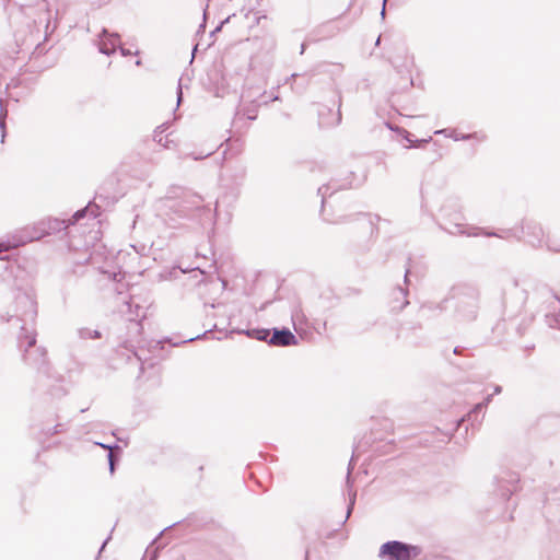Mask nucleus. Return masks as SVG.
Listing matches in <instances>:
<instances>
[{"instance_id": "f257e3e1", "label": "nucleus", "mask_w": 560, "mask_h": 560, "mask_svg": "<svg viewBox=\"0 0 560 560\" xmlns=\"http://www.w3.org/2000/svg\"><path fill=\"white\" fill-rule=\"evenodd\" d=\"M16 306L19 313L11 316L8 322L20 329L18 347L24 363L36 370L37 378L60 381L57 372L50 366L46 348L36 346L37 303L28 294H20L16 298Z\"/></svg>"}, {"instance_id": "f03ea898", "label": "nucleus", "mask_w": 560, "mask_h": 560, "mask_svg": "<svg viewBox=\"0 0 560 560\" xmlns=\"http://www.w3.org/2000/svg\"><path fill=\"white\" fill-rule=\"evenodd\" d=\"M368 179V168L362 170L360 174L354 171H349L348 175L342 177H334L328 183L322 185L317 189V195L322 198V208H320V217L324 221L329 223H346L352 220H363L366 222L371 235L374 233H378L377 223L383 221V219L378 214H372L369 212H359L355 215H345L340 217L336 221H331L329 218L325 215V203L327 197H331L335 192L343 189H357L362 187ZM387 222V220H384Z\"/></svg>"}, {"instance_id": "7ed1b4c3", "label": "nucleus", "mask_w": 560, "mask_h": 560, "mask_svg": "<svg viewBox=\"0 0 560 560\" xmlns=\"http://www.w3.org/2000/svg\"><path fill=\"white\" fill-rule=\"evenodd\" d=\"M163 208L171 220L178 218L197 221L210 214V209L203 205L200 195L178 186H171L167 189Z\"/></svg>"}, {"instance_id": "20e7f679", "label": "nucleus", "mask_w": 560, "mask_h": 560, "mask_svg": "<svg viewBox=\"0 0 560 560\" xmlns=\"http://www.w3.org/2000/svg\"><path fill=\"white\" fill-rule=\"evenodd\" d=\"M127 307L126 313L129 315L128 318L125 319V335H120V343L119 347L126 349L131 352L137 360L140 362V373H144L147 368H154L155 363L143 359L139 353V349L144 347L145 340L143 339V326L141 319H139V311L142 307L135 302L133 298H130L125 302Z\"/></svg>"}, {"instance_id": "39448f33", "label": "nucleus", "mask_w": 560, "mask_h": 560, "mask_svg": "<svg viewBox=\"0 0 560 560\" xmlns=\"http://www.w3.org/2000/svg\"><path fill=\"white\" fill-rule=\"evenodd\" d=\"M450 298L456 301L454 316L457 322H474L480 307V289L474 283H458L450 290Z\"/></svg>"}, {"instance_id": "423d86ee", "label": "nucleus", "mask_w": 560, "mask_h": 560, "mask_svg": "<svg viewBox=\"0 0 560 560\" xmlns=\"http://www.w3.org/2000/svg\"><path fill=\"white\" fill-rule=\"evenodd\" d=\"M442 222L439 223L441 230L451 235L472 236V230L465 225L462 212V205L457 197H447L440 208Z\"/></svg>"}, {"instance_id": "0eeeda50", "label": "nucleus", "mask_w": 560, "mask_h": 560, "mask_svg": "<svg viewBox=\"0 0 560 560\" xmlns=\"http://www.w3.org/2000/svg\"><path fill=\"white\" fill-rule=\"evenodd\" d=\"M421 553L420 546L401 540H388L378 550V557L386 560H415Z\"/></svg>"}, {"instance_id": "6e6552de", "label": "nucleus", "mask_w": 560, "mask_h": 560, "mask_svg": "<svg viewBox=\"0 0 560 560\" xmlns=\"http://www.w3.org/2000/svg\"><path fill=\"white\" fill-rule=\"evenodd\" d=\"M43 238L39 231V224L36 222L33 225L25 226L13 234H9L0 240V254L5 253L10 249L18 248L27 243L38 241Z\"/></svg>"}, {"instance_id": "1a4fd4ad", "label": "nucleus", "mask_w": 560, "mask_h": 560, "mask_svg": "<svg viewBox=\"0 0 560 560\" xmlns=\"http://www.w3.org/2000/svg\"><path fill=\"white\" fill-rule=\"evenodd\" d=\"M528 299V291L524 287H520L518 280L515 278L508 279L501 289L502 305L520 311Z\"/></svg>"}, {"instance_id": "9d476101", "label": "nucleus", "mask_w": 560, "mask_h": 560, "mask_svg": "<svg viewBox=\"0 0 560 560\" xmlns=\"http://www.w3.org/2000/svg\"><path fill=\"white\" fill-rule=\"evenodd\" d=\"M518 474L510 469H501L493 477L494 491L505 501L518 490Z\"/></svg>"}, {"instance_id": "9b49d317", "label": "nucleus", "mask_w": 560, "mask_h": 560, "mask_svg": "<svg viewBox=\"0 0 560 560\" xmlns=\"http://www.w3.org/2000/svg\"><path fill=\"white\" fill-rule=\"evenodd\" d=\"M522 241L530 247L538 249L545 244L546 236L541 224L533 219H523L520 230Z\"/></svg>"}, {"instance_id": "f8f14e48", "label": "nucleus", "mask_w": 560, "mask_h": 560, "mask_svg": "<svg viewBox=\"0 0 560 560\" xmlns=\"http://www.w3.org/2000/svg\"><path fill=\"white\" fill-rule=\"evenodd\" d=\"M246 176L247 166L244 162L237 161L229 165L228 173L223 180L225 182L226 188L231 190L234 199L240 196L241 188L244 185Z\"/></svg>"}, {"instance_id": "ddd939ff", "label": "nucleus", "mask_w": 560, "mask_h": 560, "mask_svg": "<svg viewBox=\"0 0 560 560\" xmlns=\"http://www.w3.org/2000/svg\"><path fill=\"white\" fill-rule=\"evenodd\" d=\"M410 261H411V258L409 257L408 261H407L405 275H404V285L398 284L396 288H394V290L392 291V294H390L389 306H390V310L394 312H400L409 304L408 285L410 283V280H409L410 268H411Z\"/></svg>"}, {"instance_id": "4468645a", "label": "nucleus", "mask_w": 560, "mask_h": 560, "mask_svg": "<svg viewBox=\"0 0 560 560\" xmlns=\"http://www.w3.org/2000/svg\"><path fill=\"white\" fill-rule=\"evenodd\" d=\"M120 44V34L117 32H110L106 27L101 30V32L97 34V38L95 39V45L97 46L98 52L108 57L116 52Z\"/></svg>"}, {"instance_id": "2eb2a0df", "label": "nucleus", "mask_w": 560, "mask_h": 560, "mask_svg": "<svg viewBox=\"0 0 560 560\" xmlns=\"http://www.w3.org/2000/svg\"><path fill=\"white\" fill-rule=\"evenodd\" d=\"M337 94V112L332 113V109L326 105H320L318 107V118L319 125L325 128L336 127L340 125L342 115H341V105H342V96L339 90L336 91Z\"/></svg>"}, {"instance_id": "dca6fc26", "label": "nucleus", "mask_w": 560, "mask_h": 560, "mask_svg": "<svg viewBox=\"0 0 560 560\" xmlns=\"http://www.w3.org/2000/svg\"><path fill=\"white\" fill-rule=\"evenodd\" d=\"M492 395H487L485 399L478 404H476L472 409L460 420H458L457 423V431L462 429V427L465 425V432L468 431L467 422L470 423L471 427H475L476 424H479L485 416L483 410L487 408V406L491 402Z\"/></svg>"}, {"instance_id": "f3484780", "label": "nucleus", "mask_w": 560, "mask_h": 560, "mask_svg": "<svg viewBox=\"0 0 560 560\" xmlns=\"http://www.w3.org/2000/svg\"><path fill=\"white\" fill-rule=\"evenodd\" d=\"M97 200H105V197L103 195L96 194L94 199L92 201H89V203L79 210H77L71 219L67 220L69 226L75 225L79 223L82 219L90 217L92 219H96L101 214V203L97 202Z\"/></svg>"}, {"instance_id": "a211bd4d", "label": "nucleus", "mask_w": 560, "mask_h": 560, "mask_svg": "<svg viewBox=\"0 0 560 560\" xmlns=\"http://www.w3.org/2000/svg\"><path fill=\"white\" fill-rule=\"evenodd\" d=\"M38 224L43 237L56 235L61 232H63V235L66 236L70 234V226L67 220H60L58 218H47L38 221Z\"/></svg>"}, {"instance_id": "6ab92c4d", "label": "nucleus", "mask_w": 560, "mask_h": 560, "mask_svg": "<svg viewBox=\"0 0 560 560\" xmlns=\"http://www.w3.org/2000/svg\"><path fill=\"white\" fill-rule=\"evenodd\" d=\"M269 340L270 346L273 347H289L299 343V339L288 327L271 328Z\"/></svg>"}, {"instance_id": "aec40b11", "label": "nucleus", "mask_w": 560, "mask_h": 560, "mask_svg": "<svg viewBox=\"0 0 560 560\" xmlns=\"http://www.w3.org/2000/svg\"><path fill=\"white\" fill-rule=\"evenodd\" d=\"M384 125L392 131L396 133V140L397 141H406L408 144H405V148H420L424 145L425 143H429L431 141V137L428 139H413V135L410 133L408 130H406L402 127L393 125L389 121H385Z\"/></svg>"}, {"instance_id": "412c9836", "label": "nucleus", "mask_w": 560, "mask_h": 560, "mask_svg": "<svg viewBox=\"0 0 560 560\" xmlns=\"http://www.w3.org/2000/svg\"><path fill=\"white\" fill-rule=\"evenodd\" d=\"M471 230H472V236L482 235L486 237H498V238H502V240L515 238L518 242L522 241L520 230H516V229H505V230L495 231V230H488L486 228L474 226V228H471Z\"/></svg>"}, {"instance_id": "4be33fe9", "label": "nucleus", "mask_w": 560, "mask_h": 560, "mask_svg": "<svg viewBox=\"0 0 560 560\" xmlns=\"http://www.w3.org/2000/svg\"><path fill=\"white\" fill-rule=\"evenodd\" d=\"M57 375L60 377V381H55L52 378H37L39 387L52 398H61L67 394V389L63 386V376L58 373Z\"/></svg>"}, {"instance_id": "5701e85b", "label": "nucleus", "mask_w": 560, "mask_h": 560, "mask_svg": "<svg viewBox=\"0 0 560 560\" xmlns=\"http://www.w3.org/2000/svg\"><path fill=\"white\" fill-rule=\"evenodd\" d=\"M360 447L361 446L358 445L353 450L352 457L350 459L349 467H348L346 483H347V488H348L349 502L347 505V517L346 518H348L349 515L352 513V511L354 509L355 500H357V492L353 490V480L351 479L350 474H351V469H352V462H353L354 457L359 455Z\"/></svg>"}, {"instance_id": "b1692460", "label": "nucleus", "mask_w": 560, "mask_h": 560, "mask_svg": "<svg viewBox=\"0 0 560 560\" xmlns=\"http://www.w3.org/2000/svg\"><path fill=\"white\" fill-rule=\"evenodd\" d=\"M231 332L244 334L249 338L267 342L270 346L271 328L234 329Z\"/></svg>"}, {"instance_id": "393cba45", "label": "nucleus", "mask_w": 560, "mask_h": 560, "mask_svg": "<svg viewBox=\"0 0 560 560\" xmlns=\"http://www.w3.org/2000/svg\"><path fill=\"white\" fill-rule=\"evenodd\" d=\"M206 523H207L206 517H200L198 514L192 513V514H189L185 520H182V521H178V522L172 524L166 529H172L178 525L192 527V528H199V527L203 526Z\"/></svg>"}, {"instance_id": "a878e982", "label": "nucleus", "mask_w": 560, "mask_h": 560, "mask_svg": "<svg viewBox=\"0 0 560 560\" xmlns=\"http://www.w3.org/2000/svg\"><path fill=\"white\" fill-rule=\"evenodd\" d=\"M452 298H450V294L444 298L443 300L439 301V302H433V301H430V302H425L422 306H421V310L423 312H431V313H443L444 311H446L447 308V302L451 300Z\"/></svg>"}, {"instance_id": "bb28decb", "label": "nucleus", "mask_w": 560, "mask_h": 560, "mask_svg": "<svg viewBox=\"0 0 560 560\" xmlns=\"http://www.w3.org/2000/svg\"><path fill=\"white\" fill-rule=\"evenodd\" d=\"M77 335L81 340H96L102 339L104 334L101 329L90 328V327H81L77 329Z\"/></svg>"}, {"instance_id": "cd10ccee", "label": "nucleus", "mask_w": 560, "mask_h": 560, "mask_svg": "<svg viewBox=\"0 0 560 560\" xmlns=\"http://www.w3.org/2000/svg\"><path fill=\"white\" fill-rule=\"evenodd\" d=\"M421 329L420 324L415 323H407L400 326V328L397 331V338L400 339H408L409 338V331L410 330H417Z\"/></svg>"}, {"instance_id": "c85d7f7f", "label": "nucleus", "mask_w": 560, "mask_h": 560, "mask_svg": "<svg viewBox=\"0 0 560 560\" xmlns=\"http://www.w3.org/2000/svg\"><path fill=\"white\" fill-rule=\"evenodd\" d=\"M120 454L121 453H118L116 450L107 453L106 457H107L108 468H109L110 475H113L115 472V470H116V466H117V464L119 462Z\"/></svg>"}, {"instance_id": "c756f323", "label": "nucleus", "mask_w": 560, "mask_h": 560, "mask_svg": "<svg viewBox=\"0 0 560 560\" xmlns=\"http://www.w3.org/2000/svg\"><path fill=\"white\" fill-rule=\"evenodd\" d=\"M434 133L435 135H443L444 137L451 138L454 141H462L460 140V135L462 133H458L456 131V129H454V128H443V129L436 130Z\"/></svg>"}, {"instance_id": "7c9ffc66", "label": "nucleus", "mask_w": 560, "mask_h": 560, "mask_svg": "<svg viewBox=\"0 0 560 560\" xmlns=\"http://www.w3.org/2000/svg\"><path fill=\"white\" fill-rule=\"evenodd\" d=\"M460 140H463V141L476 140L478 142H485L487 140V135H485L482 132H478V131L470 132V133H462Z\"/></svg>"}, {"instance_id": "2f4dec72", "label": "nucleus", "mask_w": 560, "mask_h": 560, "mask_svg": "<svg viewBox=\"0 0 560 560\" xmlns=\"http://www.w3.org/2000/svg\"><path fill=\"white\" fill-rule=\"evenodd\" d=\"M546 323L550 328L560 330V312L558 314H547Z\"/></svg>"}, {"instance_id": "473e14b6", "label": "nucleus", "mask_w": 560, "mask_h": 560, "mask_svg": "<svg viewBox=\"0 0 560 560\" xmlns=\"http://www.w3.org/2000/svg\"><path fill=\"white\" fill-rule=\"evenodd\" d=\"M545 246L548 252L556 253V254L560 253V241H558V240L547 237L545 241Z\"/></svg>"}, {"instance_id": "72a5a7b5", "label": "nucleus", "mask_w": 560, "mask_h": 560, "mask_svg": "<svg viewBox=\"0 0 560 560\" xmlns=\"http://www.w3.org/2000/svg\"><path fill=\"white\" fill-rule=\"evenodd\" d=\"M278 100H280L278 94L271 92L270 96H267V93L264 92L260 95V97L257 101V103H258V106H260V105H267L269 102H273V101H278Z\"/></svg>"}, {"instance_id": "f704fd0d", "label": "nucleus", "mask_w": 560, "mask_h": 560, "mask_svg": "<svg viewBox=\"0 0 560 560\" xmlns=\"http://www.w3.org/2000/svg\"><path fill=\"white\" fill-rule=\"evenodd\" d=\"M166 125L163 124L161 126H159L155 130H154V136H153V140L155 142H158L159 144H162L163 147H166V143H163V136L162 133L166 130Z\"/></svg>"}, {"instance_id": "c9c22d12", "label": "nucleus", "mask_w": 560, "mask_h": 560, "mask_svg": "<svg viewBox=\"0 0 560 560\" xmlns=\"http://www.w3.org/2000/svg\"><path fill=\"white\" fill-rule=\"evenodd\" d=\"M97 446H101L102 448L106 450L107 453L116 450L118 453H121V447L117 443H101L95 442L94 443Z\"/></svg>"}, {"instance_id": "e433bc0d", "label": "nucleus", "mask_w": 560, "mask_h": 560, "mask_svg": "<svg viewBox=\"0 0 560 560\" xmlns=\"http://www.w3.org/2000/svg\"><path fill=\"white\" fill-rule=\"evenodd\" d=\"M211 331H212V329L206 330L202 334H199V335H197L195 337H190V338L182 341V343H186V342H190V341H194V340H199V339L208 338L209 335L211 334ZM178 345H180V342L173 343V346H178Z\"/></svg>"}, {"instance_id": "4c0bfd02", "label": "nucleus", "mask_w": 560, "mask_h": 560, "mask_svg": "<svg viewBox=\"0 0 560 560\" xmlns=\"http://www.w3.org/2000/svg\"><path fill=\"white\" fill-rule=\"evenodd\" d=\"M8 102L3 98H0V120L7 121L8 118Z\"/></svg>"}, {"instance_id": "58836bf2", "label": "nucleus", "mask_w": 560, "mask_h": 560, "mask_svg": "<svg viewBox=\"0 0 560 560\" xmlns=\"http://www.w3.org/2000/svg\"><path fill=\"white\" fill-rule=\"evenodd\" d=\"M213 153V151H209L205 154H196V153H189L187 156L191 158L195 161H201L208 156H210Z\"/></svg>"}, {"instance_id": "ea45409f", "label": "nucleus", "mask_w": 560, "mask_h": 560, "mask_svg": "<svg viewBox=\"0 0 560 560\" xmlns=\"http://www.w3.org/2000/svg\"><path fill=\"white\" fill-rule=\"evenodd\" d=\"M63 431H66V425L62 423H57L54 425V432H50L49 434L55 435V434L61 433Z\"/></svg>"}, {"instance_id": "a19ab883", "label": "nucleus", "mask_w": 560, "mask_h": 560, "mask_svg": "<svg viewBox=\"0 0 560 560\" xmlns=\"http://www.w3.org/2000/svg\"><path fill=\"white\" fill-rule=\"evenodd\" d=\"M0 130H1V143H3L4 139L7 137V121L0 120Z\"/></svg>"}, {"instance_id": "79ce46f5", "label": "nucleus", "mask_w": 560, "mask_h": 560, "mask_svg": "<svg viewBox=\"0 0 560 560\" xmlns=\"http://www.w3.org/2000/svg\"><path fill=\"white\" fill-rule=\"evenodd\" d=\"M118 49L122 57H129L133 55V52L130 49L122 47L121 44L119 45Z\"/></svg>"}, {"instance_id": "37998d69", "label": "nucleus", "mask_w": 560, "mask_h": 560, "mask_svg": "<svg viewBox=\"0 0 560 560\" xmlns=\"http://www.w3.org/2000/svg\"><path fill=\"white\" fill-rule=\"evenodd\" d=\"M228 21L229 19L222 21L213 31H211L210 36H214L217 33H219L222 30L223 24Z\"/></svg>"}, {"instance_id": "c03bdc74", "label": "nucleus", "mask_w": 560, "mask_h": 560, "mask_svg": "<svg viewBox=\"0 0 560 560\" xmlns=\"http://www.w3.org/2000/svg\"><path fill=\"white\" fill-rule=\"evenodd\" d=\"M549 418H553L555 420L559 421V417L558 416H542L538 419V423L541 425L542 422Z\"/></svg>"}, {"instance_id": "a18cd8bd", "label": "nucleus", "mask_w": 560, "mask_h": 560, "mask_svg": "<svg viewBox=\"0 0 560 560\" xmlns=\"http://www.w3.org/2000/svg\"><path fill=\"white\" fill-rule=\"evenodd\" d=\"M112 536L109 535L101 545L100 547V550H98V555H101L103 552V550L105 549L107 542L110 540Z\"/></svg>"}, {"instance_id": "49530a36", "label": "nucleus", "mask_w": 560, "mask_h": 560, "mask_svg": "<svg viewBox=\"0 0 560 560\" xmlns=\"http://www.w3.org/2000/svg\"><path fill=\"white\" fill-rule=\"evenodd\" d=\"M502 393V386L501 385H494L493 386V394H491L492 396L493 395H499Z\"/></svg>"}, {"instance_id": "de8ad7c7", "label": "nucleus", "mask_w": 560, "mask_h": 560, "mask_svg": "<svg viewBox=\"0 0 560 560\" xmlns=\"http://www.w3.org/2000/svg\"><path fill=\"white\" fill-rule=\"evenodd\" d=\"M50 432H54V427L52 428H43L42 429V433L46 436H51L49 433Z\"/></svg>"}, {"instance_id": "09e8293b", "label": "nucleus", "mask_w": 560, "mask_h": 560, "mask_svg": "<svg viewBox=\"0 0 560 560\" xmlns=\"http://www.w3.org/2000/svg\"><path fill=\"white\" fill-rule=\"evenodd\" d=\"M466 349L465 348H460V347H455L453 349V353L454 354H460L463 351H465Z\"/></svg>"}, {"instance_id": "8fccbe9b", "label": "nucleus", "mask_w": 560, "mask_h": 560, "mask_svg": "<svg viewBox=\"0 0 560 560\" xmlns=\"http://www.w3.org/2000/svg\"><path fill=\"white\" fill-rule=\"evenodd\" d=\"M271 304V301H266L265 303L261 304V306L259 307L260 311H265L268 305Z\"/></svg>"}, {"instance_id": "3c124183", "label": "nucleus", "mask_w": 560, "mask_h": 560, "mask_svg": "<svg viewBox=\"0 0 560 560\" xmlns=\"http://www.w3.org/2000/svg\"><path fill=\"white\" fill-rule=\"evenodd\" d=\"M182 98H183V93H182L180 88H178V90H177V102H178V104L182 102Z\"/></svg>"}, {"instance_id": "603ef678", "label": "nucleus", "mask_w": 560, "mask_h": 560, "mask_svg": "<svg viewBox=\"0 0 560 560\" xmlns=\"http://www.w3.org/2000/svg\"><path fill=\"white\" fill-rule=\"evenodd\" d=\"M256 117H257V116H256V114H255V113H248V114H247V118H248V119H250V120L256 119Z\"/></svg>"}, {"instance_id": "864d4df0", "label": "nucleus", "mask_w": 560, "mask_h": 560, "mask_svg": "<svg viewBox=\"0 0 560 560\" xmlns=\"http://www.w3.org/2000/svg\"><path fill=\"white\" fill-rule=\"evenodd\" d=\"M305 49H306V44H305V43H302V44H301V50H300V54H301V55H303V54H304V51H305Z\"/></svg>"}, {"instance_id": "5fc2aeb1", "label": "nucleus", "mask_w": 560, "mask_h": 560, "mask_svg": "<svg viewBox=\"0 0 560 560\" xmlns=\"http://www.w3.org/2000/svg\"><path fill=\"white\" fill-rule=\"evenodd\" d=\"M197 50H198V44L192 47V51H191L192 58L195 57V54Z\"/></svg>"}, {"instance_id": "6e6d98bb", "label": "nucleus", "mask_w": 560, "mask_h": 560, "mask_svg": "<svg viewBox=\"0 0 560 560\" xmlns=\"http://www.w3.org/2000/svg\"><path fill=\"white\" fill-rule=\"evenodd\" d=\"M385 12H386V9H385V5L383 4L382 11H381L382 19L385 18Z\"/></svg>"}, {"instance_id": "4d7b16f0", "label": "nucleus", "mask_w": 560, "mask_h": 560, "mask_svg": "<svg viewBox=\"0 0 560 560\" xmlns=\"http://www.w3.org/2000/svg\"><path fill=\"white\" fill-rule=\"evenodd\" d=\"M220 280L222 282V288L225 289L226 288V280H224V279H220Z\"/></svg>"}, {"instance_id": "13d9d810", "label": "nucleus", "mask_w": 560, "mask_h": 560, "mask_svg": "<svg viewBox=\"0 0 560 560\" xmlns=\"http://www.w3.org/2000/svg\"><path fill=\"white\" fill-rule=\"evenodd\" d=\"M155 559H156V555H155V552H153L149 560H155ZM142 560H144V559H142Z\"/></svg>"}, {"instance_id": "bf43d9fd", "label": "nucleus", "mask_w": 560, "mask_h": 560, "mask_svg": "<svg viewBox=\"0 0 560 560\" xmlns=\"http://www.w3.org/2000/svg\"><path fill=\"white\" fill-rule=\"evenodd\" d=\"M308 557H310V552H308V550H306V551H305V559H304V560H310V558H308Z\"/></svg>"}, {"instance_id": "052dcab7", "label": "nucleus", "mask_w": 560, "mask_h": 560, "mask_svg": "<svg viewBox=\"0 0 560 560\" xmlns=\"http://www.w3.org/2000/svg\"><path fill=\"white\" fill-rule=\"evenodd\" d=\"M381 38H382V37H381V35H380V36L377 37V39H376V43H375V45H376V46H377V45H380V43H381Z\"/></svg>"}, {"instance_id": "680f3d73", "label": "nucleus", "mask_w": 560, "mask_h": 560, "mask_svg": "<svg viewBox=\"0 0 560 560\" xmlns=\"http://www.w3.org/2000/svg\"><path fill=\"white\" fill-rule=\"evenodd\" d=\"M296 77H298V74H296V73H292V75L290 77V79H289V80L295 79Z\"/></svg>"}, {"instance_id": "e2e57ef3", "label": "nucleus", "mask_w": 560, "mask_h": 560, "mask_svg": "<svg viewBox=\"0 0 560 560\" xmlns=\"http://www.w3.org/2000/svg\"><path fill=\"white\" fill-rule=\"evenodd\" d=\"M200 31H205V24H201V25L199 26V31H198V32H200Z\"/></svg>"}, {"instance_id": "0e129e2a", "label": "nucleus", "mask_w": 560, "mask_h": 560, "mask_svg": "<svg viewBox=\"0 0 560 560\" xmlns=\"http://www.w3.org/2000/svg\"><path fill=\"white\" fill-rule=\"evenodd\" d=\"M136 65H137V66H140V65H141V60H140V59H138V60L136 61Z\"/></svg>"}, {"instance_id": "69168bd1", "label": "nucleus", "mask_w": 560, "mask_h": 560, "mask_svg": "<svg viewBox=\"0 0 560 560\" xmlns=\"http://www.w3.org/2000/svg\"><path fill=\"white\" fill-rule=\"evenodd\" d=\"M541 288L549 291V289L545 284H542Z\"/></svg>"}, {"instance_id": "338daca9", "label": "nucleus", "mask_w": 560, "mask_h": 560, "mask_svg": "<svg viewBox=\"0 0 560 560\" xmlns=\"http://www.w3.org/2000/svg\"><path fill=\"white\" fill-rule=\"evenodd\" d=\"M7 256H0V260H4Z\"/></svg>"}, {"instance_id": "774afa93", "label": "nucleus", "mask_w": 560, "mask_h": 560, "mask_svg": "<svg viewBox=\"0 0 560 560\" xmlns=\"http://www.w3.org/2000/svg\"><path fill=\"white\" fill-rule=\"evenodd\" d=\"M198 470H199V471H202V470H203V466H200V467L198 468Z\"/></svg>"}]
</instances>
